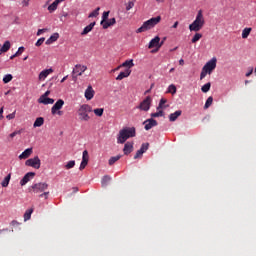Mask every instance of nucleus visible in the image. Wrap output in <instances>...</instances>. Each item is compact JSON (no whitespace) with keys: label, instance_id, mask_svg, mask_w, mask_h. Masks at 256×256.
I'll return each instance as SVG.
<instances>
[{"label":"nucleus","instance_id":"1","mask_svg":"<svg viewBox=\"0 0 256 256\" xmlns=\"http://www.w3.org/2000/svg\"><path fill=\"white\" fill-rule=\"evenodd\" d=\"M137 135L135 127H124L122 128L117 136V143L123 145L127 139H131Z\"/></svg>","mask_w":256,"mask_h":256},{"label":"nucleus","instance_id":"2","mask_svg":"<svg viewBox=\"0 0 256 256\" xmlns=\"http://www.w3.org/2000/svg\"><path fill=\"white\" fill-rule=\"evenodd\" d=\"M161 23V16L150 18L145 21L140 28L136 30V33H145V31H149V29H153L156 25Z\"/></svg>","mask_w":256,"mask_h":256},{"label":"nucleus","instance_id":"3","mask_svg":"<svg viewBox=\"0 0 256 256\" xmlns=\"http://www.w3.org/2000/svg\"><path fill=\"white\" fill-rule=\"evenodd\" d=\"M205 25V18L203 17V11L199 10L195 20L192 24L189 25L190 31H195L196 33L203 29V26Z\"/></svg>","mask_w":256,"mask_h":256},{"label":"nucleus","instance_id":"4","mask_svg":"<svg viewBox=\"0 0 256 256\" xmlns=\"http://www.w3.org/2000/svg\"><path fill=\"white\" fill-rule=\"evenodd\" d=\"M217 67V58H212L209 60L202 68V71L200 73V79L203 80L207 75H211L213 71H215Z\"/></svg>","mask_w":256,"mask_h":256},{"label":"nucleus","instance_id":"5","mask_svg":"<svg viewBox=\"0 0 256 256\" xmlns=\"http://www.w3.org/2000/svg\"><path fill=\"white\" fill-rule=\"evenodd\" d=\"M93 112V108L88 104H83L79 107L77 114L80 121H89L91 119V116H89V113Z\"/></svg>","mask_w":256,"mask_h":256},{"label":"nucleus","instance_id":"6","mask_svg":"<svg viewBox=\"0 0 256 256\" xmlns=\"http://www.w3.org/2000/svg\"><path fill=\"white\" fill-rule=\"evenodd\" d=\"M86 69H87V66L81 65V64H76L72 71L73 81H77V77H81V75H83V73H85Z\"/></svg>","mask_w":256,"mask_h":256},{"label":"nucleus","instance_id":"7","mask_svg":"<svg viewBox=\"0 0 256 256\" xmlns=\"http://www.w3.org/2000/svg\"><path fill=\"white\" fill-rule=\"evenodd\" d=\"M25 165L27 167H33V169H41V159H39V156H35L26 160Z\"/></svg>","mask_w":256,"mask_h":256},{"label":"nucleus","instance_id":"8","mask_svg":"<svg viewBox=\"0 0 256 256\" xmlns=\"http://www.w3.org/2000/svg\"><path fill=\"white\" fill-rule=\"evenodd\" d=\"M49 188V184L45 182H40L32 185L33 193H43V191H47Z\"/></svg>","mask_w":256,"mask_h":256},{"label":"nucleus","instance_id":"9","mask_svg":"<svg viewBox=\"0 0 256 256\" xmlns=\"http://www.w3.org/2000/svg\"><path fill=\"white\" fill-rule=\"evenodd\" d=\"M153 99H151V96H147L137 107V109H140V111H149L151 109V103Z\"/></svg>","mask_w":256,"mask_h":256},{"label":"nucleus","instance_id":"10","mask_svg":"<svg viewBox=\"0 0 256 256\" xmlns=\"http://www.w3.org/2000/svg\"><path fill=\"white\" fill-rule=\"evenodd\" d=\"M63 105H65V101H63V99L57 100L51 108L52 115H57V111H61V109H63Z\"/></svg>","mask_w":256,"mask_h":256},{"label":"nucleus","instance_id":"11","mask_svg":"<svg viewBox=\"0 0 256 256\" xmlns=\"http://www.w3.org/2000/svg\"><path fill=\"white\" fill-rule=\"evenodd\" d=\"M89 163V152L87 150H84L82 153V162L80 164V171H83V169H85L87 167Z\"/></svg>","mask_w":256,"mask_h":256},{"label":"nucleus","instance_id":"12","mask_svg":"<svg viewBox=\"0 0 256 256\" xmlns=\"http://www.w3.org/2000/svg\"><path fill=\"white\" fill-rule=\"evenodd\" d=\"M144 125H145L144 129L146 131H149L150 129H153V127H157L158 123H157V120L150 118L144 121Z\"/></svg>","mask_w":256,"mask_h":256},{"label":"nucleus","instance_id":"13","mask_svg":"<svg viewBox=\"0 0 256 256\" xmlns=\"http://www.w3.org/2000/svg\"><path fill=\"white\" fill-rule=\"evenodd\" d=\"M35 177V172H28L24 175V177L20 181L21 187H24V185H27L28 181H31Z\"/></svg>","mask_w":256,"mask_h":256},{"label":"nucleus","instance_id":"14","mask_svg":"<svg viewBox=\"0 0 256 256\" xmlns=\"http://www.w3.org/2000/svg\"><path fill=\"white\" fill-rule=\"evenodd\" d=\"M51 73H53L52 68L41 71L38 76L39 81H45V79H47Z\"/></svg>","mask_w":256,"mask_h":256},{"label":"nucleus","instance_id":"15","mask_svg":"<svg viewBox=\"0 0 256 256\" xmlns=\"http://www.w3.org/2000/svg\"><path fill=\"white\" fill-rule=\"evenodd\" d=\"M161 41V38L159 36L154 37L148 45V49H153V47H157L159 49V42Z\"/></svg>","mask_w":256,"mask_h":256},{"label":"nucleus","instance_id":"16","mask_svg":"<svg viewBox=\"0 0 256 256\" xmlns=\"http://www.w3.org/2000/svg\"><path fill=\"white\" fill-rule=\"evenodd\" d=\"M85 97L87 101H91V99L95 97V91L93 90V87L88 86V88L85 90Z\"/></svg>","mask_w":256,"mask_h":256},{"label":"nucleus","instance_id":"17","mask_svg":"<svg viewBox=\"0 0 256 256\" xmlns=\"http://www.w3.org/2000/svg\"><path fill=\"white\" fill-rule=\"evenodd\" d=\"M124 155H129L133 153V142H127L123 148Z\"/></svg>","mask_w":256,"mask_h":256},{"label":"nucleus","instance_id":"18","mask_svg":"<svg viewBox=\"0 0 256 256\" xmlns=\"http://www.w3.org/2000/svg\"><path fill=\"white\" fill-rule=\"evenodd\" d=\"M33 154V148H28L19 155V159H29Z\"/></svg>","mask_w":256,"mask_h":256},{"label":"nucleus","instance_id":"19","mask_svg":"<svg viewBox=\"0 0 256 256\" xmlns=\"http://www.w3.org/2000/svg\"><path fill=\"white\" fill-rule=\"evenodd\" d=\"M131 75V69H126L124 72H120V74L116 77V81H123L126 77Z\"/></svg>","mask_w":256,"mask_h":256},{"label":"nucleus","instance_id":"20","mask_svg":"<svg viewBox=\"0 0 256 256\" xmlns=\"http://www.w3.org/2000/svg\"><path fill=\"white\" fill-rule=\"evenodd\" d=\"M65 0H55L51 5L48 6V11L53 13V11H57V7H59V3H63Z\"/></svg>","mask_w":256,"mask_h":256},{"label":"nucleus","instance_id":"21","mask_svg":"<svg viewBox=\"0 0 256 256\" xmlns=\"http://www.w3.org/2000/svg\"><path fill=\"white\" fill-rule=\"evenodd\" d=\"M38 103H42L43 105H53L55 100L53 98H39Z\"/></svg>","mask_w":256,"mask_h":256},{"label":"nucleus","instance_id":"22","mask_svg":"<svg viewBox=\"0 0 256 256\" xmlns=\"http://www.w3.org/2000/svg\"><path fill=\"white\" fill-rule=\"evenodd\" d=\"M181 113H183L181 110L175 111L174 113L169 115V121H177L179 117H181Z\"/></svg>","mask_w":256,"mask_h":256},{"label":"nucleus","instance_id":"23","mask_svg":"<svg viewBox=\"0 0 256 256\" xmlns=\"http://www.w3.org/2000/svg\"><path fill=\"white\" fill-rule=\"evenodd\" d=\"M96 23L92 22L88 26H86L83 31L81 32V35H87L88 33H91L93 31V27H95Z\"/></svg>","mask_w":256,"mask_h":256},{"label":"nucleus","instance_id":"24","mask_svg":"<svg viewBox=\"0 0 256 256\" xmlns=\"http://www.w3.org/2000/svg\"><path fill=\"white\" fill-rule=\"evenodd\" d=\"M117 23V20L115 18H111L109 21H106L102 27L103 29H109V27H113Z\"/></svg>","mask_w":256,"mask_h":256},{"label":"nucleus","instance_id":"25","mask_svg":"<svg viewBox=\"0 0 256 256\" xmlns=\"http://www.w3.org/2000/svg\"><path fill=\"white\" fill-rule=\"evenodd\" d=\"M59 39V33H54L50 36V38L46 41V45H51L52 43H55Z\"/></svg>","mask_w":256,"mask_h":256},{"label":"nucleus","instance_id":"26","mask_svg":"<svg viewBox=\"0 0 256 256\" xmlns=\"http://www.w3.org/2000/svg\"><path fill=\"white\" fill-rule=\"evenodd\" d=\"M2 53H7V51H9V49H11V42L9 40L5 41L3 46L0 47Z\"/></svg>","mask_w":256,"mask_h":256},{"label":"nucleus","instance_id":"27","mask_svg":"<svg viewBox=\"0 0 256 256\" xmlns=\"http://www.w3.org/2000/svg\"><path fill=\"white\" fill-rule=\"evenodd\" d=\"M43 123H45V119L43 117H38L35 120L33 127H42Z\"/></svg>","mask_w":256,"mask_h":256},{"label":"nucleus","instance_id":"28","mask_svg":"<svg viewBox=\"0 0 256 256\" xmlns=\"http://www.w3.org/2000/svg\"><path fill=\"white\" fill-rule=\"evenodd\" d=\"M121 67H128V69H131V67H135V63H133V59L126 60L121 64Z\"/></svg>","mask_w":256,"mask_h":256},{"label":"nucleus","instance_id":"29","mask_svg":"<svg viewBox=\"0 0 256 256\" xmlns=\"http://www.w3.org/2000/svg\"><path fill=\"white\" fill-rule=\"evenodd\" d=\"M251 31H253L252 28H244L242 31V39H247V37L251 35Z\"/></svg>","mask_w":256,"mask_h":256},{"label":"nucleus","instance_id":"30","mask_svg":"<svg viewBox=\"0 0 256 256\" xmlns=\"http://www.w3.org/2000/svg\"><path fill=\"white\" fill-rule=\"evenodd\" d=\"M31 215H33V208L26 210L24 213V221H29V219H31Z\"/></svg>","mask_w":256,"mask_h":256},{"label":"nucleus","instance_id":"31","mask_svg":"<svg viewBox=\"0 0 256 256\" xmlns=\"http://www.w3.org/2000/svg\"><path fill=\"white\" fill-rule=\"evenodd\" d=\"M9 181H11V174H8L2 181V187H9Z\"/></svg>","mask_w":256,"mask_h":256},{"label":"nucleus","instance_id":"32","mask_svg":"<svg viewBox=\"0 0 256 256\" xmlns=\"http://www.w3.org/2000/svg\"><path fill=\"white\" fill-rule=\"evenodd\" d=\"M211 90V82L204 84L201 88L202 93H209Z\"/></svg>","mask_w":256,"mask_h":256},{"label":"nucleus","instance_id":"33","mask_svg":"<svg viewBox=\"0 0 256 256\" xmlns=\"http://www.w3.org/2000/svg\"><path fill=\"white\" fill-rule=\"evenodd\" d=\"M119 159H121V155H117V156H114V157H111L109 159V165H115V163H117V161H119Z\"/></svg>","mask_w":256,"mask_h":256},{"label":"nucleus","instance_id":"34","mask_svg":"<svg viewBox=\"0 0 256 256\" xmlns=\"http://www.w3.org/2000/svg\"><path fill=\"white\" fill-rule=\"evenodd\" d=\"M167 93H171V95H175V93H177V87L175 86V84H171L168 87Z\"/></svg>","mask_w":256,"mask_h":256},{"label":"nucleus","instance_id":"35","mask_svg":"<svg viewBox=\"0 0 256 256\" xmlns=\"http://www.w3.org/2000/svg\"><path fill=\"white\" fill-rule=\"evenodd\" d=\"M107 19H109V11L103 12L102 20L100 22V25H103L107 22Z\"/></svg>","mask_w":256,"mask_h":256},{"label":"nucleus","instance_id":"36","mask_svg":"<svg viewBox=\"0 0 256 256\" xmlns=\"http://www.w3.org/2000/svg\"><path fill=\"white\" fill-rule=\"evenodd\" d=\"M22 133L23 129L16 130L9 135V139L13 140V138L17 137V135H21Z\"/></svg>","mask_w":256,"mask_h":256},{"label":"nucleus","instance_id":"37","mask_svg":"<svg viewBox=\"0 0 256 256\" xmlns=\"http://www.w3.org/2000/svg\"><path fill=\"white\" fill-rule=\"evenodd\" d=\"M210 105H213V97L209 96L204 105V109H209Z\"/></svg>","mask_w":256,"mask_h":256},{"label":"nucleus","instance_id":"38","mask_svg":"<svg viewBox=\"0 0 256 256\" xmlns=\"http://www.w3.org/2000/svg\"><path fill=\"white\" fill-rule=\"evenodd\" d=\"M93 111L97 117H103V113L105 110L103 108H96Z\"/></svg>","mask_w":256,"mask_h":256},{"label":"nucleus","instance_id":"39","mask_svg":"<svg viewBox=\"0 0 256 256\" xmlns=\"http://www.w3.org/2000/svg\"><path fill=\"white\" fill-rule=\"evenodd\" d=\"M203 37V34L201 33H196L193 38H192V43H197V41H199L201 38Z\"/></svg>","mask_w":256,"mask_h":256},{"label":"nucleus","instance_id":"40","mask_svg":"<svg viewBox=\"0 0 256 256\" xmlns=\"http://www.w3.org/2000/svg\"><path fill=\"white\" fill-rule=\"evenodd\" d=\"M165 103H167V99H165V98H161V100H160V102H159V105H158L157 109H158V110H159V109H165V107H167V106H164V105H165Z\"/></svg>","mask_w":256,"mask_h":256},{"label":"nucleus","instance_id":"41","mask_svg":"<svg viewBox=\"0 0 256 256\" xmlns=\"http://www.w3.org/2000/svg\"><path fill=\"white\" fill-rule=\"evenodd\" d=\"M111 181V178L109 176H104L102 178V187H107V184Z\"/></svg>","mask_w":256,"mask_h":256},{"label":"nucleus","instance_id":"42","mask_svg":"<svg viewBox=\"0 0 256 256\" xmlns=\"http://www.w3.org/2000/svg\"><path fill=\"white\" fill-rule=\"evenodd\" d=\"M10 81H13V75H11V74L5 75L4 78H3V82L4 83H10Z\"/></svg>","mask_w":256,"mask_h":256},{"label":"nucleus","instance_id":"43","mask_svg":"<svg viewBox=\"0 0 256 256\" xmlns=\"http://www.w3.org/2000/svg\"><path fill=\"white\" fill-rule=\"evenodd\" d=\"M101 10L100 7H97L92 13L89 14L88 17H98L99 16V11Z\"/></svg>","mask_w":256,"mask_h":256},{"label":"nucleus","instance_id":"44","mask_svg":"<svg viewBox=\"0 0 256 256\" xmlns=\"http://www.w3.org/2000/svg\"><path fill=\"white\" fill-rule=\"evenodd\" d=\"M148 149H149V143H143L139 150L142 151V153H146Z\"/></svg>","mask_w":256,"mask_h":256},{"label":"nucleus","instance_id":"45","mask_svg":"<svg viewBox=\"0 0 256 256\" xmlns=\"http://www.w3.org/2000/svg\"><path fill=\"white\" fill-rule=\"evenodd\" d=\"M133 7H135V2L129 1V2L126 4V11H131V9H133Z\"/></svg>","mask_w":256,"mask_h":256},{"label":"nucleus","instance_id":"46","mask_svg":"<svg viewBox=\"0 0 256 256\" xmlns=\"http://www.w3.org/2000/svg\"><path fill=\"white\" fill-rule=\"evenodd\" d=\"M73 167H75V160L69 161V162L65 165V169H73Z\"/></svg>","mask_w":256,"mask_h":256},{"label":"nucleus","instance_id":"47","mask_svg":"<svg viewBox=\"0 0 256 256\" xmlns=\"http://www.w3.org/2000/svg\"><path fill=\"white\" fill-rule=\"evenodd\" d=\"M163 110H159L158 112L152 113L151 117L155 118V117H163Z\"/></svg>","mask_w":256,"mask_h":256},{"label":"nucleus","instance_id":"48","mask_svg":"<svg viewBox=\"0 0 256 256\" xmlns=\"http://www.w3.org/2000/svg\"><path fill=\"white\" fill-rule=\"evenodd\" d=\"M143 157V151L138 150L134 155V159H141Z\"/></svg>","mask_w":256,"mask_h":256},{"label":"nucleus","instance_id":"49","mask_svg":"<svg viewBox=\"0 0 256 256\" xmlns=\"http://www.w3.org/2000/svg\"><path fill=\"white\" fill-rule=\"evenodd\" d=\"M42 43H45V38L43 37L38 39L35 45L36 47H41Z\"/></svg>","mask_w":256,"mask_h":256},{"label":"nucleus","instance_id":"50","mask_svg":"<svg viewBox=\"0 0 256 256\" xmlns=\"http://www.w3.org/2000/svg\"><path fill=\"white\" fill-rule=\"evenodd\" d=\"M23 51H25V47L21 46L18 48V51L15 53V56L21 55L23 53Z\"/></svg>","mask_w":256,"mask_h":256},{"label":"nucleus","instance_id":"51","mask_svg":"<svg viewBox=\"0 0 256 256\" xmlns=\"http://www.w3.org/2000/svg\"><path fill=\"white\" fill-rule=\"evenodd\" d=\"M49 95H51V91L48 90L40 97V99H47Z\"/></svg>","mask_w":256,"mask_h":256},{"label":"nucleus","instance_id":"52","mask_svg":"<svg viewBox=\"0 0 256 256\" xmlns=\"http://www.w3.org/2000/svg\"><path fill=\"white\" fill-rule=\"evenodd\" d=\"M15 111L13 112V113H11V114H8L7 116H6V119H8L9 121H11V119H15Z\"/></svg>","mask_w":256,"mask_h":256},{"label":"nucleus","instance_id":"53","mask_svg":"<svg viewBox=\"0 0 256 256\" xmlns=\"http://www.w3.org/2000/svg\"><path fill=\"white\" fill-rule=\"evenodd\" d=\"M45 31H47V28L39 29L37 31V36L39 37V35H43V33H45Z\"/></svg>","mask_w":256,"mask_h":256},{"label":"nucleus","instance_id":"54","mask_svg":"<svg viewBox=\"0 0 256 256\" xmlns=\"http://www.w3.org/2000/svg\"><path fill=\"white\" fill-rule=\"evenodd\" d=\"M166 39H167V38L164 37L162 41L158 42V49H161V47H163V44L165 43V40H166Z\"/></svg>","mask_w":256,"mask_h":256},{"label":"nucleus","instance_id":"55","mask_svg":"<svg viewBox=\"0 0 256 256\" xmlns=\"http://www.w3.org/2000/svg\"><path fill=\"white\" fill-rule=\"evenodd\" d=\"M48 196H49V192H44V193L40 194L39 197H45V199H47Z\"/></svg>","mask_w":256,"mask_h":256},{"label":"nucleus","instance_id":"56","mask_svg":"<svg viewBox=\"0 0 256 256\" xmlns=\"http://www.w3.org/2000/svg\"><path fill=\"white\" fill-rule=\"evenodd\" d=\"M48 196H49V192H44V193L40 194L39 197H45V199H47Z\"/></svg>","mask_w":256,"mask_h":256},{"label":"nucleus","instance_id":"57","mask_svg":"<svg viewBox=\"0 0 256 256\" xmlns=\"http://www.w3.org/2000/svg\"><path fill=\"white\" fill-rule=\"evenodd\" d=\"M22 3L24 7H29V0H23Z\"/></svg>","mask_w":256,"mask_h":256},{"label":"nucleus","instance_id":"58","mask_svg":"<svg viewBox=\"0 0 256 256\" xmlns=\"http://www.w3.org/2000/svg\"><path fill=\"white\" fill-rule=\"evenodd\" d=\"M251 75H253V68H251L250 71L246 73V77H251Z\"/></svg>","mask_w":256,"mask_h":256},{"label":"nucleus","instance_id":"59","mask_svg":"<svg viewBox=\"0 0 256 256\" xmlns=\"http://www.w3.org/2000/svg\"><path fill=\"white\" fill-rule=\"evenodd\" d=\"M63 17H69V13L63 12V14L61 16V21H63Z\"/></svg>","mask_w":256,"mask_h":256},{"label":"nucleus","instance_id":"60","mask_svg":"<svg viewBox=\"0 0 256 256\" xmlns=\"http://www.w3.org/2000/svg\"><path fill=\"white\" fill-rule=\"evenodd\" d=\"M177 27H179V22L176 21V22L173 24L172 28H173V29H177Z\"/></svg>","mask_w":256,"mask_h":256},{"label":"nucleus","instance_id":"61","mask_svg":"<svg viewBox=\"0 0 256 256\" xmlns=\"http://www.w3.org/2000/svg\"><path fill=\"white\" fill-rule=\"evenodd\" d=\"M69 76H64L63 78H62V80L60 81V83H65V81H67V78H68Z\"/></svg>","mask_w":256,"mask_h":256},{"label":"nucleus","instance_id":"62","mask_svg":"<svg viewBox=\"0 0 256 256\" xmlns=\"http://www.w3.org/2000/svg\"><path fill=\"white\" fill-rule=\"evenodd\" d=\"M179 65H185V60L180 59V60H179Z\"/></svg>","mask_w":256,"mask_h":256},{"label":"nucleus","instance_id":"63","mask_svg":"<svg viewBox=\"0 0 256 256\" xmlns=\"http://www.w3.org/2000/svg\"><path fill=\"white\" fill-rule=\"evenodd\" d=\"M0 117L3 118V107L0 108Z\"/></svg>","mask_w":256,"mask_h":256},{"label":"nucleus","instance_id":"64","mask_svg":"<svg viewBox=\"0 0 256 256\" xmlns=\"http://www.w3.org/2000/svg\"><path fill=\"white\" fill-rule=\"evenodd\" d=\"M56 115H63V112L58 110V111H56Z\"/></svg>","mask_w":256,"mask_h":256}]
</instances>
